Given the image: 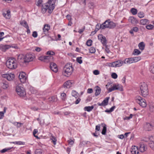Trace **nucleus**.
Returning <instances> with one entry per match:
<instances>
[{"mask_svg": "<svg viewBox=\"0 0 154 154\" xmlns=\"http://www.w3.org/2000/svg\"><path fill=\"white\" fill-rule=\"evenodd\" d=\"M55 5L53 3L51 4H49V1H48V3L46 4L45 5H43L42 8V12L43 14L45 13L47 10H48V12L49 14H51L55 8Z\"/></svg>", "mask_w": 154, "mask_h": 154, "instance_id": "nucleus-1", "label": "nucleus"}, {"mask_svg": "<svg viewBox=\"0 0 154 154\" xmlns=\"http://www.w3.org/2000/svg\"><path fill=\"white\" fill-rule=\"evenodd\" d=\"M7 67L10 69H14L17 67V61L13 57L9 58L6 62Z\"/></svg>", "mask_w": 154, "mask_h": 154, "instance_id": "nucleus-2", "label": "nucleus"}, {"mask_svg": "<svg viewBox=\"0 0 154 154\" xmlns=\"http://www.w3.org/2000/svg\"><path fill=\"white\" fill-rule=\"evenodd\" d=\"M73 68L71 64H67L64 67L63 74L66 76L70 75L73 71Z\"/></svg>", "mask_w": 154, "mask_h": 154, "instance_id": "nucleus-3", "label": "nucleus"}, {"mask_svg": "<svg viewBox=\"0 0 154 154\" xmlns=\"http://www.w3.org/2000/svg\"><path fill=\"white\" fill-rule=\"evenodd\" d=\"M140 87L142 95L144 97L147 96L148 94V90L146 84L144 82H141Z\"/></svg>", "mask_w": 154, "mask_h": 154, "instance_id": "nucleus-4", "label": "nucleus"}, {"mask_svg": "<svg viewBox=\"0 0 154 154\" xmlns=\"http://www.w3.org/2000/svg\"><path fill=\"white\" fill-rule=\"evenodd\" d=\"M16 91L18 95L21 97H24L26 95L25 90L21 84H19L16 86Z\"/></svg>", "mask_w": 154, "mask_h": 154, "instance_id": "nucleus-5", "label": "nucleus"}, {"mask_svg": "<svg viewBox=\"0 0 154 154\" xmlns=\"http://www.w3.org/2000/svg\"><path fill=\"white\" fill-rule=\"evenodd\" d=\"M110 84L108 85V84L106 85V86L107 88V89L108 90L109 92H111L112 91L115 90H119L120 91H123V88L122 86L119 84H113V86L111 88H108V86H109Z\"/></svg>", "mask_w": 154, "mask_h": 154, "instance_id": "nucleus-6", "label": "nucleus"}, {"mask_svg": "<svg viewBox=\"0 0 154 154\" xmlns=\"http://www.w3.org/2000/svg\"><path fill=\"white\" fill-rule=\"evenodd\" d=\"M35 58V57L33 55L29 54H27L23 58L22 62L24 63H28L32 61Z\"/></svg>", "mask_w": 154, "mask_h": 154, "instance_id": "nucleus-7", "label": "nucleus"}, {"mask_svg": "<svg viewBox=\"0 0 154 154\" xmlns=\"http://www.w3.org/2000/svg\"><path fill=\"white\" fill-rule=\"evenodd\" d=\"M104 27L105 28H109L110 29L113 28L116 26V24L111 21L110 20L108 19L106 20L104 23Z\"/></svg>", "mask_w": 154, "mask_h": 154, "instance_id": "nucleus-8", "label": "nucleus"}, {"mask_svg": "<svg viewBox=\"0 0 154 154\" xmlns=\"http://www.w3.org/2000/svg\"><path fill=\"white\" fill-rule=\"evenodd\" d=\"M136 102L143 107H145L146 106V101L141 97L137 96L135 98Z\"/></svg>", "mask_w": 154, "mask_h": 154, "instance_id": "nucleus-9", "label": "nucleus"}, {"mask_svg": "<svg viewBox=\"0 0 154 154\" xmlns=\"http://www.w3.org/2000/svg\"><path fill=\"white\" fill-rule=\"evenodd\" d=\"M2 76L6 78L9 81H12L13 80L14 78V74H5L2 75Z\"/></svg>", "mask_w": 154, "mask_h": 154, "instance_id": "nucleus-10", "label": "nucleus"}, {"mask_svg": "<svg viewBox=\"0 0 154 154\" xmlns=\"http://www.w3.org/2000/svg\"><path fill=\"white\" fill-rule=\"evenodd\" d=\"M98 38L100 40L103 46H106L107 45V40L106 37L102 34L99 35Z\"/></svg>", "mask_w": 154, "mask_h": 154, "instance_id": "nucleus-11", "label": "nucleus"}, {"mask_svg": "<svg viewBox=\"0 0 154 154\" xmlns=\"http://www.w3.org/2000/svg\"><path fill=\"white\" fill-rule=\"evenodd\" d=\"M26 74L24 72H20L19 75V78L21 82L24 83L26 80V77L25 76Z\"/></svg>", "mask_w": 154, "mask_h": 154, "instance_id": "nucleus-12", "label": "nucleus"}, {"mask_svg": "<svg viewBox=\"0 0 154 154\" xmlns=\"http://www.w3.org/2000/svg\"><path fill=\"white\" fill-rule=\"evenodd\" d=\"M154 125L147 122H146L144 125L143 128L146 130L150 131Z\"/></svg>", "mask_w": 154, "mask_h": 154, "instance_id": "nucleus-13", "label": "nucleus"}, {"mask_svg": "<svg viewBox=\"0 0 154 154\" xmlns=\"http://www.w3.org/2000/svg\"><path fill=\"white\" fill-rule=\"evenodd\" d=\"M11 46L10 45L1 44L0 45V50L3 51L5 52L7 50L11 48Z\"/></svg>", "mask_w": 154, "mask_h": 154, "instance_id": "nucleus-14", "label": "nucleus"}, {"mask_svg": "<svg viewBox=\"0 0 154 154\" xmlns=\"http://www.w3.org/2000/svg\"><path fill=\"white\" fill-rule=\"evenodd\" d=\"M53 57L52 56H41L38 58V59L41 61H43L45 60H49V61H52Z\"/></svg>", "mask_w": 154, "mask_h": 154, "instance_id": "nucleus-15", "label": "nucleus"}, {"mask_svg": "<svg viewBox=\"0 0 154 154\" xmlns=\"http://www.w3.org/2000/svg\"><path fill=\"white\" fill-rule=\"evenodd\" d=\"M50 68L51 70L55 72H57L58 69L57 65L54 63L52 62L50 64Z\"/></svg>", "mask_w": 154, "mask_h": 154, "instance_id": "nucleus-16", "label": "nucleus"}, {"mask_svg": "<svg viewBox=\"0 0 154 154\" xmlns=\"http://www.w3.org/2000/svg\"><path fill=\"white\" fill-rule=\"evenodd\" d=\"M128 21L129 22L134 24H136L138 23V20L136 18L133 16H131L129 17Z\"/></svg>", "mask_w": 154, "mask_h": 154, "instance_id": "nucleus-17", "label": "nucleus"}, {"mask_svg": "<svg viewBox=\"0 0 154 154\" xmlns=\"http://www.w3.org/2000/svg\"><path fill=\"white\" fill-rule=\"evenodd\" d=\"M50 28V25L48 24H45L44 25L42 29L44 34H46L48 33Z\"/></svg>", "mask_w": 154, "mask_h": 154, "instance_id": "nucleus-18", "label": "nucleus"}, {"mask_svg": "<svg viewBox=\"0 0 154 154\" xmlns=\"http://www.w3.org/2000/svg\"><path fill=\"white\" fill-rule=\"evenodd\" d=\"M114 67H119L122 66L123 64V61L118 60L114 62Z\"/></svg>", "mask_w": 154, "mask_h": 154, "instance_id": "nucleus-19", "label": "nucleus"}, {"mask_svg": "<svg viewBox=\"0 0 154 154\" xmlns=\"http://www.w3.org/2000/svg\"><path fill=\"white\" fill-rule=\"evenodd\" d=\"M3 16L5 18L9 19L11 17L10 14V11L9 10H7L5 12H4L2 14Z\"/></svg>", "mask_w": 154, "mask_h": 154, "instance_id": "nucleus-20", "label": "nucleus"}, {"mask_svg": "<svg viewBox=\"0 0 154 154\" xmlns=\"http://www.w3.org/2000/svg\"><path fill=\"white\" fill-rule=\"evenodd\" d=\"M131 152V154H138L139 151L137 147L135 146H132Z\"/></svg>", "mask_w": 154, "mask_h": 154, "instance_id": "nucleus-21", "label": "nucleus"}, {"mask_svg": "<svg viewBox=\"0 0 154 154\" xmlns=\"http://www.w3.org/2000/svg\"><path fill=\"white\" fill-rule=\"evenodd\" d=\"M1 86L4 89H6L8 87V83L7 81L3 80L1 84Z\"/></svg>", "mask_w": 154, "mask_h": 154, "instance_id": "nucleus-22", "label": "nucleus"}, {"mask_svg": "<svg viewBox=\"0 0 154 154\" xmlns=\"http://www.w3.org/2000/svg\"><path fill=\"white\" fill-rule=\"evenodd\" d=\"M72 82L71 81L69 80L67 81L64 84L63 86L64 88H69L72 86Z\"/></svg>", "mask_w": 154, "mask_h": 154, "instance_id": "nucleus-23", "label": "nucleus"}, {"mask_svg": "<svg viewBox=\"0 0 154 154\" xmlns=\"http://www.w3.org/2000/svg\"><path fill=\"white\" fill-rule=\"evenodd\" d=\"M104 26V25L103 24V23L102 24H97L96 26L95 31H97L100 29H105V28L104 27V26Z\"/></svg>", "mask_w": 154, "mask_h": 154, "instance_id": "nucleus-24", "label": "nucleus"}, {"mask_svg": "<svg viewBox=\"0 0 154 154\" xmlns=\"http://www.w3.org/2000/svg\"><path fill=\"white\" fill-rule=\"evenodd\" d=\"M123 64H129L131 63H132V61L131 58H126L123 61Z\"/></svg>", "mask_w": 154, "mask_h": 154, "instance_id": "nucleus-25", "label": "nucleus"}, {"mask_svg": "<svg viewBox=\"0 0 154 154\" xmlns=\"http://www.w3.org/2000/svg\"><path fill=\"white\" fill-rule=\"evenodd\" d=\"M94 108V106H86L84 108V110L85 111H87L90 112L92 111Z\"/></svg>", "mask_w": 154, "mask_h": 154, "instance_id": "nucleus-26", "label": "nucleus"}, {"mask_svg": "<svg viewBox=\"0 0 154 154\" xmlns=\"http://www.w3.org/2000/svg\"><path fill=\"white\" fill-rule=\"evenodd\" d=\"M146 149V148L145 147L144 144H141L140 147V152H143L145 151Z\"/></svg>", "mask_w": 154, "mask_h": 154, "instance_id": "nucleus-27", "label": "nucleus"}, {"mask_svg": "<svg viewBox=\"0 0 154 154\" xmlns=\"http://www.w3.org/2000/svg\"><path fill=\"white\" fill-rule=\"evenodd\" d=\"M100 92L101 89L98 86H97L95 89V95L96 96H97L100 94Z\"/></svg>", "mask_w": 154, "mask_h": 154, "instance_id": "nucleus-28", "label": "nucleus"}, {"mask_svg": "<svg viewBox=\"0 0 154 154\" xmlns=\"http://www.w3.org/2000/svg\"><path fill=\"white\" fill-rule=\"evenodd\" d=\"M139 49L142 51L143 50L145 47V45L143 42H141L138 44Z\"/></svg>", "mask_w": 154, "mask_h": 154, "instance_id": "nucleus-29", "label": "nucleus"}, {"mask_svg": "<svg viewBox=\"0 0 154 154\" xmlns=\"http://www.w3.org/2000/svg\"><path fill=\"white\" fill-rule=\"evenodd\" d=\"M132 62H136L140 61L141 58L140 57L131 58Z\"/></svg>", "mask_w": 154, "mask_h": 154, "instance_id": "nucleus-30", "label": "nucleus"}, {"mask_svg": "<svg viewBox=\"0 0 154 154\" xmlns=\"http://www.w3.org/2000/svg\"><path fill=\"white\" fill-rule=\"evenodd\" d=\"M148 20L146 19H143L140 20V23L141 24L143 25H145L148 23Z\"/></svg>", "mask_w": 154, "mask_h": 154, "instance_id": "nucleus-31", "label": "nucleus"}, {"mask_svg": "<svg viewBox=\"0 0 154 154\" xmlns=\"http://www.w3.org/2000/svg\"><path fill=\"white\" fill-rule=\"evenodd\" d=\"M20 23L21 25L23 26L26 28H28V27L29 26L27 22L24 20H23L21 21Z\"/></svg>", "mask_w": 154, "mask_h": 154, "instance_id": "nucleus-32", "label": "nucleus"}, {"mask_svg": "<svg viewBox=\"0 0 154 154\" xmlns=\"http://www.w3.org/2000/svg\"><path fill=\"white\" fill-rule=\"evenodd\" d=\"M6 108L4 107L3 111L0 112V119H2L4 116V114L6 112Z\"/></svg>", "mask_w": 154, "mask_h": 154, "instance_id": "nucleus-33", "label": "nucleus"}, {"mask_svg": "<svg viewBox=\"0 0 154 154\" xmlns=\"http://www.w3.org/2000/svg\"><path fill=\"white\" fill-rule=\"evenodd\" d=\"M71 94L72 96L75 97L76 98H77L79 95L78 93L74 90L72 91Z\"/></svg>", "mask_w": 154, "mask_h": 154, "instance_id": "nucleus-34", "label": "nucleus"}, {"mask_svg": "<svg viewBox=\"0 0 154 154\" xmlns=\"http://www.w3.org/2000/svg\"><path fill=\"white\" fill-rule=\"evenodd\" d=\"M109 97H106L102 101L103 103V104H104L105 106L107 105L108 104L109 100Z\"/></svg>", "mask_w": 154, "mask_h": 154, "instance_id": "nucleus-35", "label": "nucleus"}, {"mask_svg": "<svg viewBox=\"0 0 154 154\" xmlns=\"http://www.w3.org/2000/svg\"><path fill=\"white\" fill-rule=\"evenodd\" d=\"M141 53L140 51L137 49H134L133 53L134 55H138Z\"/></svg>", "mask_w": 154, "mask_h": 154, "instance_id": "nucleus-36", "label": "nucleus"}, {"mask_svg": "<svg viewBox=\"0 0 154 154\" xmlns=\"http://www.w3.org/2000/svg\"><path fill=\"white\" fill-rule=\"evenodd\" d=\"M149 110L151 112H154V103H151L149 105Z\"/></svg>", "mask_w": 154, "mask_h": 154, "instance_id": "nucleus-37", "label": "nucleus"}, {"mask_svg": "<svg viewBox=\"0 0 154 154\" xmlns=\"http://www.w3.org/2000/svg\"><path fill=\"white\" fill-rule=\"evenodd\" d=\"M131 12L133 15H135L137 14V11L136 9L133 8L131 9Z\"/></svg>", "mask_w": 154, "mask_h": 154, "instance_id": "nucleus-38", "label": "nucleus"}, {"mask_svg": "<svg viewBox=\"0 0 154 154\" xmlns=\"http://www.w3.org/2000/svg\"><path fill=\"white\" fill-rule=\"evenodd\" d=\"M148 139L149 140V143L154 142V136H149L148 137Z\"/></svg>", "mask_w": 154, "mask_h": 154, "instance_id": "nucleus-39", "label": "nucleus"}, {"mask_svg": "<svg viewBox=\"0 0 154 154\" xmlns=\"http://www.w3.org/2000/svg\"><path fill=\"white\" fill-rule=\"evenodd\" d=\"M115 108V106H112L111 108L110 109H106L105 111V112H106L110 113L112 112Z\"/></svg>", "mask_w": 154, "mask_h": 154, "instance_id": "nucleus-40", "label": "nucleus"}, {"mask_svg": "<svg viewBox=\"0 0 154 154\" xmlns=\"http://www.w3.org/2000/svg\"><path fill=\"white\" fill-rule=\"evenodd\" d=\"M43 150L41 149H36L35 151V154H42Z\"/></svg>", "mask_w": 154, "mask_h": 154, "instance_id": "nucleus-41", "label": "nucleus"}, {"mask_svg": "<svg viewBox=\"0 0 154 154\" xmlns=\"http://www.w3.org/2000/svg\"><path fill=\"white\" fill-rule=\"evenodd\" d=\"M61 98L63 100H65L66 99V94L64 93H63L61 94Z\"/></svg>", "mask_w": 154, "mask_h": 154, "instance_id": "nucleus-42", "label": "nucleus"}, {"mask_svg": "<svg viewBox=\"0 0 154 154\" xmlns=\"http://www.w3.org/2000/svg\"><path fill=\"white\" fill-rule=\"evenodd\" d=\"M12 143L15 144L19 145H24L25 144V142L20 141L14 142Z\"/></svg>", "mask_w": 154, "mask_h": 154, "instance_id": "nucleus-43", "label": "nucleus"}, {"mask_svg": "<svg viewBox=\"0 0 154 154\" xmlns=\"http://www.w3.org/2000/svg\"><path fill=\"white\" fill-rule=\"evenodd\" d=\"M67 142L68 143L69 146L70 147L72 146L74 143V140H72L71 139H70L69 140H68Z\"/></svg>", "mask_w": 154, "mask_h": 154, "instance_id": "nucleus-44", "label": "nucleus"}, {"mask_svg": "<svg viewBox=\"0 0 154 154\" xmlns=\"http://www.w3.org/2000/svg\"><path fill=\"white\" fill-rule=\"evenodd\" d=\"M89 52L91 53H94L96 51L95 48L94 47H91L89 49Z\"/></svg>", "mask_w": 154, "mask_h": 154, "instance_id": "nucleus-45", "label": "nucleus"}, {"mask_svg": "<svg viewBox=\"0 0 154 154\" xmlns=\"http://www.w3.org/2000/svg\"><path fill=\"white\" fill-rule=\"evenodd\" d=\"M145 14L143 12H140L138 14V16L140 18H142L144 17Z\"/></svg>", "mask_w": 154, "mask_h": 154, "instance_id": "nucleus-46", "label": "nucleus"}, {"mask_svg": "<svg viewBox=\"0 0 154 154\" xmlns=\"http://www.w3.org/2000/svg\"><path fill=\"white\" fill-rule=\"evenodd\" d=\"M46 54L48 55V56H52L55 54V53L53 51H49L47 52Z\"/></svg>", "mask_w": 154, "mask_h": 154, "instance_id": "nucleus-47", "label": "nucleus"}, {"mask_svg": "<svg viewBox=\"0 0 154 154\" xmlns=\"http://www.w3.org/2000/svg\"><path fill=\"white\" fill-rule=\"evenodd\" d=\"M106 131V125L103 127V129L102 131V134L103 135H105Z\"/></svg>", "mask_w": 154, "mask_h": 154, "instance_id": "nucleus-48", "label": "nucleus"}, {"mask_svg": "<svg viewBox=\"0 0 154 154\" xmlns=\"http://www.w3.org/2000/svg\"><path fill=\"white\" fill-rule=\"evenodd\" d=\"M12 147H9L8 148H5L2 150L1 151L2 153H4L11 149Z\"/></svg>", "mask_w": 154, "mask_h": 154, "instance_id": "nucleus-49", "label": "nucleus"}, {"mask_svg": "<svg viewBox=\"0 0 154 154\" xmlns=\"http://www.w3.org/2000/svg\"><path fill=\"white\" fill-rule=\"evenodd\" d=\"M82 57H79L77 58L76 61L79 64H81L82 63Z\"/></svg>", "mask_w": 154, "mask_h": 154, "instance_id": "nucleus-50", "label": "nucleus"}, {"mask_svg": "<svg viewBox=\"0 0 154 154\" xmlns=\"http://www.w3.org/2000/svg\"><path fill=\"white\" fill-rule=\"evenodd\" d=\"M149 70L151 72L154 74V64L150 66Z\"/></svg>", "mask_w": 154, "mask_h": 154, "instance_id": "nucleus-51", "label": "nucleus"}, {"mask_svg": "<svg viewBox=\"0 0 154 154\" xmlns=\"http://www.w3.org/2000/svg\"><path fill=\"white\" fill-rule=\"evenodd\" d=\"M92 41L91 40H88L86 42V45L88 46H91L92 44Z\"/></svg>", "mask_w": 154, "mask_h": 154, "instance_id": "nucleus-52", "label": "nucleus"}, {"mask_svg": "<svg viewBox=\"0 0 154 154\" xmlns=\"http://www.w3.org/2000/svg\"><path fill=\"white\" fill-rule=\"evenodd\" d=\"M112 77L114 79H116L118 77L116 73H112L111 74Z\"/></svg>", "mask_w": 154, "mask_h": 154, "instance_id": "nucleus-53", "label": "nucleus"}, {"mask_svg": "<svg viewBox=\"0 0 154 154\" xmlns=\"http://www.w3.org/2000/svg\"><path fill=\"white\" fill-rule=\"evenodd\" d=\"M153 27V26L151 24L148 25L146 26V28L148 29H151Z\"/></svg>", "mask_w": 154, "mask_h": 154, "instance_id": "nucleus-54", "label": "nucleus"}, {"mask_svg": "<svg viewBox=\"0 0 154 154\" xmlns=\"http://www.w3.org/2000/svg\"><path fill=\"white\" fill-rule=\"evenodd\" d=\"M149 144L150 147L154 150V142L149 143Z\"/></svg>", "mask_w": 154, "mask_h": 154, "instance_id": "nucleus-55", "label": "nucleus"}, {"mask_svg": "<svg viewBox=\"0 0 154 154\" xmlns=\"http://www.w3.org/2000/svg\"><path fill=\"white\" fill-rule=\"evenodd\" d=\"M51 139L52 140L54 144L55 145L56 144V141H57L55 137L54 136H52Z\"/></svg>", "mask_w": 154, "mask_h": 154, "instance_id": "nucleus-56", "label": "nucleus"}, {"mask_svg": "<svg viewBox=\"0 0 154 154\" xmlns=\"http://www.w3.org/2000/svg\"><path fill=\"white\" fill-rule=\"evenodd\" d=\"M107 64L109 67H114V62L112 63H107Z\"/></svg>", "mask_w": 154, "mask_h": 154, "instance_id": "nucleus-57", "label": "nucleus"}, {"mask_svg": "<svg viewBox=\"0 0 154 154\" xmlns=\"http://www.w3.org/2000/svg\"><path fill=\"white\" fill-rule=\"evenodd\" d=\"M32 36L34 38L37 37L38 36L37 32L36 31H34L33 32Z\"/></svg>", "mask_w": 154, "mask_h": 154, "instance_id": "nucleus-58", "label": "nucleus"}, {"mask_svg": "<svg viewBox=\"0 0 154 154\" xmlns=\"http://www.w3.org/2000/svg\"><path fill=\"white\" fill-rule=\"evenodd\" d=\"M93 73L95 75H98L100 74V72L98 70H95L94 71Z\"/></svg>", "mask_w": 154, "mask_h": 154, "instance_id": "nucleus-59", "label": "nucleus"}, {"mask_svg": "<svg viewBox=\"0 0 154 154\" xmlns=\"http://www.w3.org/2000/svg\"><path fill=\"white\" fill-rule=\"evenodd\" d=\"M104 46L105 47V51L107 53H109L110 52V51L109 48H108L107 45H106V46Z\"/></svg>", "mask_w": 154, "mask_h": 154, "instance_id": "nucleus-60", "label": "nucleus"}, {"mask_svg": "<svg viewBox=\"0 0 154 154\" xmlns=\"http://www.w3.org/2000/svg\"><path fill=\"white\" fill-rule=\"evenodd\" d=\"M42 0H38L37 5L38 6H41L42 5Z\"/></svg>", "mask_w": 154, "mask_h": 154, "instance_id": "nucleus-61", "label": "nucleus"}, {"mask_svg": "<svg viewBox=\"0 0 154 154\" xmlns=\"http://www.w3.org/2000/svg\"><path fill=\"white\" fill-rule=\"evenodd\" d=\"M132 29H133V30H134V32H137L139 30V29L137 27H135Z\"/></svg>", "mask_w": 154, "mask_h": 154, "instance_id": "nucleus-62", "label": "nucleus"}, {"mask_svg": "<svg viewBox=\"0 0 154 154\" xmlns=\"http://www.w3.org/2000/svg\"><path fill=\"white\" fill-rule=\"evenodd\" d=\"M100 126L99 124L96 126L95 130L96 131H99L100 130Z\"/></svg>", "mask_w": 154, "mask_h": 154, "instance_id": "nucleus-63", "label": "nucleus"}, {"mask_svg": "<svg viewBox=\"0 0 154 154\" xmlns=\"http://www.w3.org/2000/svg\"><path fill=\"white\" fill-rule=\"evenodd\" d=\"M66 17L67 19L69 21H71L72 18L71 16L69 14H68L66 15Z\"/></svg>", "mask_w": 154, "mask_h": 154, "instance_id": "nucleus-64", "label": "nucleus"}]
</instances>
